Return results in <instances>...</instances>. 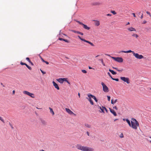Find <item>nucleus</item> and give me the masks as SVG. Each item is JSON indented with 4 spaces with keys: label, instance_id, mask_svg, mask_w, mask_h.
Wrapping results in <instances>:
<instances>
[{
    "label": "nucleus",
    "instance_id": "f257e3e1",
    "mask_svg": "<svg viewBox=\"0 0 151 151\" xmlns=\"http://www.w3.org/2000/svg\"><path fill=\"white\" fill-rule=\"evenodd\" d=\"M76 147L77 149L82 151H94V149L92 148L82 146L80 144L77 145Z\"/></svg>",
    "mask_w": 151,
    "mask_h": 151
},
{
    "label": "nucleus",
    "instance_id": "f03ea898",
    "mask_svg": "<svg viewBox=\"0 0 151 151\" xmlns=\"http://www.w3.org/2000/svg\"><path fill=\"white\" fill-rule=\"evenodd\" d=\"M131 126L130 127H132V128L134 129H137V127L139 126V124L138 122L134 118H132L131 119Z\"/></svg>",
    "mask_w": 151,
    "mask_h": 151
},
{
    "label": "nucleus",
    "instance_id": "7ed1b4c3",
    "mask_svg": "<svg viewBox=\"0 0 151 151\" xmlns=\"http://www.w3.org/2000/svg\"><path fill=\"white\" fill-rule=\"evenodd\" d=\"M108 56L112 58L115 61L119 63H122L123 61V59L121 57H114L110 56L109 55H107Z\"/></svg>",
    "mask_w": 151,
    "mask_h": 151
},
{
    "label": "nucleus",
    "instance_id": "20e7f679",
    "mask_svg": "<svg viewBox=\"0 0 151 151\" xmlns=\"http://www.w3.org/2000/svg\"><path fill=\"white\" fill-rule=\"evenodd\" d=\"M57 81L60 83H63L64 81H65L69 84H70V83L68 81L66 78H59L57 79Z\"/></svg>",
    "mask_w": 151,
    "mask_h": 151
},
{
    "label": "nucleus",
    "instance_id": "39448f33",
    "mask_svg": "<svg viewBox=\"0 0 151 151\" xmlns=\"http://www.w3.org/2000/svg\"><path fill=\"white\" fill-rule=\"evenodd\" d=\"M101 84L102 86L103 90V91L106 93L108 92L109 91L108 87L105 85L103 82H101Z\"/></svg>",
    "mask_w": 151,
    "mask_h": 151
},
{
    "label": "nucleus",
    "instance_id": "423d86ee",
    "mask_svg": "<svg viewBox=\"0 0 151 151\" xmlns=\"http://www.w3.org/2000/svg\"><path fill=\"white\" fill-rule=\"evenodd\" d=\"M78 37L81 40L88 43V44H90L91 46H94V44L92 43L91 42H90L86 40H85L84 39H83L81 38V37L80 36H79V35L78 36Z\"/></svg>",
    "mask_w": 151,
    "mask_h": 151
},
{
    "label": "nucleus",
    "instance_id": "0eeeda50",
    "mask_svg": "<svg viewBox=\"0 0 151 151\" xmlns=\"http://www.w3.org/2000/svg\"><path fill=\"white\" fill-rule=\"evenodd\" d=\"M133 55L137 59H141L144 58V56L141 55H139L137 53H135L133 54Z\"/></svg>",
    "mask_w": 151,
    "mask_h": 151
},
{
    "label": "nucleus",
    "instance_id": "6e6552de",
    "mask_svg": "<svg viewBox=\"0 0 151 151\" xmlns=\"http://www.w3.org/2000/svg\"><path fill=\"white\" fill-rule=\"evenodd\" d=\"M120 79L121 80L124 81V82H126L127 84H129L130 83L128 78H126L124 77H120Z\"/></svg>",
    "mask_w": 151,
    "mask_h": 151
},
{
    "label": "nucleus",
    "instance_id": "1a4fd4ad",
    "mask_svg": "<svg viewBox=\"0 0 151 151\" xmlns=\"http://www.w3.org/2000/svg\"><path fill=\"white\" fill-rule=\"evenodd\" d=\"M92 95L89 93L87 94V96L88 97V98H86V99L88 100V101L90 102V104L92 105H93L94 104L92 100L91 99V98H92L91 96H90Z\"/></svg>",
    "mask_w": 151,
    "mask_h": 151
},
{
    "label": "nucleus",
    "instance_id": "9d476101",
    "mask_svg": "<svg viewBox=\"0 0 151 151\" xmlns=\"http://www.w3.org/2000/svg\"><path fill=\"white\" fill-rule=\"evenodd\" d=\"M76 21L78 23L82 25L83 26V27L85 29H87V30H89V29H90V27H88L87 25L83 24V23H82V22H80L79 21Z\"/></svg>",
    "mask_w": 151,
    "mask_h": 151
},
{
    "label": "nucleus",
    "instance_id": "9b49d317",
    "mask_svg": "<svg viewBox=\"0 0 151 151\" xmlns=\"http://www.w3.org/2000/svg\"><path fill=\"white\" fill-rule=\"evenodd\" d=\"M65 110L70 115H71L72 114L75 115L71 110H70L69 109L66 108L65 109Z\"/></svg>",
    "mask_w": 151,
    "mask_h": 151
},
{
    "label": "nucleus",
    "instance_id": "f8f14e48",
    "mask_svg": "<svg viewBox=\"0 0 151 151\" xmlns=\"http://www.w3.org/2000/svg\"><path fill=\"white\" fill-rule=\"evenodd\" d=\"M52 84L55 87L57 90H59L60 88L57 84L55 83L54 81L52 82Z\"/></svg>",
    "mask_w": 151,
    "mask_h": 151
},
{
    "label": "nucleus",
    "instance_id": "ddd939ff",
    "mask_svg": "<svg viewBox=\"0 0 151 151\" xmlns=\"http://www.w3.org/2000/svg\"><path fill=\"white\" fill-rule=\"evenodd\" d=\"M109 109L110 112L114 116H116V115H117L116 113V112L113 109H112L110 108H109Z\"/></svg>",
    "mask_w": 151,
    "mask_h": 151
},
{
    "label": "nucleus",
    "instance_id": "4468645a",
    "mask_svg": "<svg viewBox=\"0 0 151 151\" xmlns=\"http://www.w3.org/2000/svg\"><path fill=\"white\" fill-rule=\"evenodd\" d=\"M120 52H124V53H129L132 52L133 55V54L135 53L134 51H132L131 50H129L126 51H122Z\"/></svg>",
    "mask_w": 151,
    "mask_h": 151
},
{
    "label": "nucleus",
    "instance_id": "2eb2a0df",
    "mask_svg": "<svg viewBox=\"0 0 151 151\" xmlns=\"http://www.w3.org/2000/svg\"><path fill=\"white\" fill-rule=\"evenodd\" d=\"M127 29L130 32L136 31V29L132 27L128 28Z\"/></svg>",
    "mask_w": 151,
    "mask_h": 151
},
{
    "label": "nucleus",
    "instance_id": "dca6fc26",
    "mask_svg": "<svg viewBox=\"0 0 151 151\" xmlns=\"http://www.w3.org/2000/svg\"><path fill=\"white\" fill-rule=\"evenodd\" d=\"M73 32H74V33H77L78 34H80L81 35H83V33L82 32H80L79 31H76L74 30H73L72 31Z\"/></svg>",
    "mask_w": 151,
    "mask_h": 151
},
{
    "label": "nucleus",
    "instance_id": "f3484780",
    "mask_svg": "<svg viewBox=\"0 0 151 151\" xmlns=\"http://www.w3.org/2000/svg\"><path fill=\"white\" fill-rule=\"evenodd\" d=\"M84 126L88 128H90L91 127V125L88 123H85Z\"/></svg>",
    "mask_w": 151,
    "mask_h": 151
},
{
    "label": "nucleus",
    "instance_id": "a211bd4d",
    "mask_svg": "<svg viewBox=\"0 0 151 151\" xmlns=\"http://www.w3.org/2000/svg\"><path fill=\"white\" fill-rule=\"evenodd\" d=\"M95 21V24L96 26H99L100 25V22L98 21Z\"/></svg>",
    "mask_w": 151,
    "mask_h": 151
},
{
    "label": "nucleus",
    "instance_id": "6ab92c4d",
    "mask_svg": "<svg viewBox=\"0 0 151 151\" xmlns=\"http://www.w3.org/2000/svg\"><path fill=\"white\" fill-rule=\"evenodd\" d=\"M90 96H91L92 98H93L96 102H98V100L95 96L92 95L91 96L90 95Z\"/></svg>",
    "mask_w": 151,
    "mask_h": 151
},
{
    "label": "nucleus",
    "instance_id": "aec40b11",
    "mask_svg": "<svg viewBox=\"0 0 151 151\" xmlns=\"http://www.w3.org/2000/svg\"><path fill=\"white\" fill-rule=\"evenodd\" d=\"M132 36V37H135L136 38H137L139 37L138 35L137 34L135 33H133Z\"/></svg>",
    "mask_w": 151,
    "mask_h": 151
},
{
    "label": "nucleus",
    "instance_id": "412c9836",
    "mask_svg": "<svg viewBox=\"0 0 151 151\" xmlns=\"http://www.w3.org/2000/svg\"><path fill=\"white\" fill-rule=\"evenodd\" d=\"M109 71L113 75H116V73L113 70H111V69H109Z\"/></svg>",
    "mask_w": 151,
    "mask_h": 151
},
{
    "label": "nucleus",
    "instance_id": "4be33fe9",
    "mask_svg": "<svg viewBox=\"0 0 151 151\" xmlns=\"http://www.w3.org/2000/svg\"><path fill=\"white\" fill-rule=\"evenodd\" d=\"M117 101V99H115L114 101H113L112 99L111 100V104H114Z\"/></svg>",
    "mask_w": 151,
    "mask_h": 151
},
{
    "label": "nucleus",
    "instance_id": "5701e85b",
    "mask_svg": "<svg viewBox=\"0 0 151 151\" xmlns=\"http://www.w3.org/2000/svg\"><path fill=\"white\" fill-rule=\"evenodd\" d=\"M126 121L128 124L129 126L130 127V126H131V123L130 121L127 119H126Z\"/></svg>",
    "mask_w": 151,
    "mask_h": 151
},
{
    "label": "nucleus",
    "instance_id": "b1692460",
    "mask_svg": "<svg viewBox=\"0 0 151 151\" xmlns=\"http://www.w3.org/2000/svg\"><path fill=\"white\" fill-rule=\"evenodd\" d=\"M104 107L102 106V107L99 106V108L101 110V112H102L103 113H104V108H103Z\"/></svg>",
    "mask_w": 151,
    "mask_h": 151
},
{
    "label": "nucleus",
    "instance_id": "393cba45",
    "mask_svg": "<svg viewBox=\"0 0 151 151\" xmlns=\"http://www.w3.org/2000/svg\"><path fill=\"white\" fill-rule=\"evenodd\" d=\"M49 109L50 110V112L53 115L54 114V113L52 110V109L50 107H49Z\"/></svg>",
    "mask_w": 151,
    "mask_h": 151
},
{
    "label": "nucleus",
    "instance_id": "a878e982",
    "mask_svg": "<svg viewBox=\"0 0 151 151\" xmlns=\"http://www.w3.org/2000/svg\"><path fill=\"white\" fill-rule=\"evenodd\" d=\"M23 93H24V94H25L26 95H29V92L28 91H23Z\"/></svg>",
    "mask_w": 151,
    "mask_h": 151
},
{
    "label": "nucleus",
    "instance_id": "bb28decb",
    "mask_svg": "<svg viewBox=\"0 0 151 151\" xmlns=\"http://www.w3.org/2000/svg\"><path fill=\"white\" fill-rule=\"evenodd\" d=\"M28 96L33 98H34L35 97L34 94L33 93H29Z\"/></svg>",
    "mask_w": 151,
    "mask_h": 151
},
{
    "label": "nucleus",
    "instance_id": "cd10ccee",
    "mask_svg": "<svg viewBox=\"0 0 151 151\" xmlns=\"http://www.w3.org/2000/svg\"><path fill=\"white\" fill-rule=\"evenodd\" d=\"M0 120L3 123H5L4 120V119L1 116H0Z\"/></svg>",
    "mask_w": 151,
    "mask_h": 151
},
{
    "label": "nucleus",
    "instance_id": "c85d7f7f",
    "mask_svg": "<svg viewBox=\"0 0 151 151\" xmlns=\"http://www.w3.org/2000/svg\"><path fill=\"white\" fill-rule=\"evenodd\" d=\"M26 66L27 68L28 69H29V70H32V68L29 66L27 64L25 65Z\"/></svg>",
    "mask_w": 151,
    "mask_h": 151
},
{
    "label": "nucleus",
    "instance_id": "c756f323",
    "mask_svg": "<svg viewBox=\"0 0 151 151\" xmlns=\"http://www.w3.org/2000/svg\"><path fill=\"white\" fill-rule=\"evenodd\" d=\"M100 60L101 61V63H102V64H103V65L104 66H105V64H104V62L103 59H100Z\"/></svg>",
    "mask_w": 151,
    "mask_h": 151
},
{
    "label": "nucleus",
    "instance_id": "7c9ffc66",
    "mask_svg": "<svg viewBox=\"0 0 151 151\" xmlns=\"http://www.w3.org/2000/svg\"><path fill=\"white\" fill-rule=\"evenodd\" d=\"M41 122L43 124H46V122L44 120H41Z\"/></svg>",
    "mask_w": 151,
    "mask_h": 151
},
{
    "label": "nucleus",
    "instance_id": "2f4dec72",
    "mask_svg": "<svg viewBox=\"0 0 151 151\" xmlns=\"http://www.w3.org/2000/svg\"><path fill=\"white\" fill-rule=\"evenodd\" d=\"M112 79L113 80H115L116 81H119V79L118 78H112Z\"/></svg>",
    "mask_w": 151,
    "mask_h": 151
},
{
    "label": "nucleus",
    "instance_id": "473e14b6",
    "mask_svg": "<svg viewBox=\"0 0 151 151\" xmlns=\"http://www.w3.org/2000/svg\"><path fill=\"white\" fill-rule=\"evenodd\" d=\"M111 12L114 15L116 14V12L114 11H111Z\"/></svg>",
    "mask_w": 151,
    "mask_h": 151
},
{
    "label": "nucleus",
    "instance_id": "72a5a7b5",
    "mask_svg": "<svg viewBox=\"0 0 151 151\" xmlns=\"http://www.w3.org/2000/svg\"><path fill=\"white\" fill-rule=\"evenodd\" d=\"M146 13L147 14H148L150 16V18H151V14H150V13L149 12L147 11L146 12Z\"/></svg>",
    "mask_w": 151,
    "mask_h": 151
},
{
    "label": "nucleus",
    "instance_id": "f704fd0d",
    "mask_svg": "<svg viewBox=\"0 0 151 151\" xmlns=\"http://www.w3.org/2000/svg\"><path fill=\"white\" fill-rule=\"evenodd\" d=\"M81 71L83 73H87L86 71V70H82Z\"/></svg>",
    "mask_w": 151,
    "mask_h": 151
},
{
    "label": "nucleus",
    "instance_id": "c9c22d12",
    "mask_svg": "<svg viewBox=\"0 0 151 151\" xmlns=\"http://www.w3.org/2000/svg\"><path fill=\"white\" fill-rule=\"evenodd\" d=\"M100 4V3L99 2H96L94 4V5H99Z\"/></svg>",
    "mask_w": 151,
    "mask_h": 151
},
{
    "label": "nucleus",
    "instance_id": "e433bc0d",
    "mask_svg": "<svg viewBox=\"0 0 151 151\" xmlns=\"http://www.w3.org/2000/svg\"><path fill=\"white\" fill-rule=\"evenodd\" d=\"M26 60H27L29 62H30V61H31L30 59H29V58H26Z\"/></svg>",
    "mask_w": 151,
    "mask_h": 151
},
{
    "label": "nucleus",
    "instance_id": "4c0bfd02",
    "mask_svg": "<svg viewBox=\"0 0 151 151\" xmlns=\"http://www.w3.org/2000/svg\"><path fill=\"white\" fill-rule=\"evenodd\" d=\"M40 70L41 71V72L42 73V74H45L46 73V72H45V71H43L41 69H40Z\"/></svg>",
    "mask_w": 151,
    "mask_h": 151
},
{
    "label": "nucleus",
    "instance_id": "58836bf2",
    "mask_svg": "<svg viewBox=\"0 0 151 151\" xmlns=\"http://www.w3.org/2000/svg\"><path fill=\"white\" fill-rule=\"evenodd\" d=\"M107 99H108V101H110V98H111L110 96H107Z\"/></svg>",
    "mask_w": 151,
    "mask_h": 151
},
{
    "label": "nucleus",
    "instance_id": "ea45409f",
    "mask_svg": "<svg viewBox=\"0 0 151 151\" xmlns=\"http://www.w3.org/2000/svg\"><path fill=\"white\" fill-rule=\"evenodd\" d=\"M20 64L22 65H25L26 64V63H23L22 62H21Z\"/></svg>",
    "mask_w": 151,
    "mask_h": 151
},
{
    "label": "nucleus",
    "instance_id": "a19ab883",
    "mask_svg": "<svg viewBox=\"0 0 151 151\" xmlns=\"http://www.w3.org/2000/svg\"><path fill=\"white\" fill-rule=\"evenodd\" d=\"M107 74H108V75L109 76H110V77L112 79V77L111 76V75L110 73L109 72H108V73H107Z\"/></svg>",
    "mask_w": 151,
    "mask_h": 151
},
{
    "label": "nucleus",
    "instance_id": "79ce46f5",
    "mask_svg": "<svg viewBox=\"0 0 151 151\" xmlns=\"http://www.w3.org/2000/svg\"><path fill=\"white\" fill-rule=\"evenodd\" d=\"M120 137L121 138H123V137H124L123 134H122H122H120Z\"/></svg>",
    "mask_w": 151,
    "mask_h": 151
},
{
    "label": "nucleus",
    "instance_id": "37998d69",
    "mask_svg": "<svg viewBox=\"0 0 151 151\" xmlns=\"http://www.w3.org/2000/svg\"><path fill=\"white\" fill-rule=\"evenodd\" d=\"M63 41H64L65 42H68V40H67L63 39Z\"/></svg>",
    "mask_w": 151,
    "mask_h": 151
},
{
    "label": "nucleus",
    "instance_id": "c03bdc74",
    "mask_svg": "<svg viewBox=\"0 0 151 151\" xmlns=\"http://www.w3.org/2000/svg\"><path fill=\"white\" fill-rule=\"evenodd\" d=\"M9 124L10 125V126L12 128V129H13V126L10 123H9Z\"/></svg>",
    "mask_w": 151,
    "mask_h": 151
},
{
    "label": "nucleus",
    "instance_id": "a18cd8bd",
    "mask_svg": "<svg viewBox=\"0 0 151 151\" xmlns=\"http://www.w3.org/2000/svg\"><path fill=\"white\" fill-rule=\"evenodd\" d=\"M103 108H104V110H105L106 112H108V111H107V110L106 109L105 107H103Z\"/></svg>",
    "mask_w": 151,
    "mask_h": 151
},
{
    "label": "nucleus",
    "instance_id": "49530a36",
    "mask_svg": "<svg viewBox=\"0 0 151 151\" xmlns=\"http://www.w3.org/2000/svg\"><path fill=\"white\" fill-rule=\"evenodd\" d=\"M147 23V21L145 20H144L143 21V22L142 23L143 24H145Z\"/></svg>",
    "mask_w": 151,
    "mask_h": 151
},
{
    "label": "nucleus",
    "instance_id": "de8ad7c7",
    "mask_svg": "<svg viewBox=\"0 0 151 151\" xmlns=\"http://www.w3.org/2000/svg\"><path fill=\"white\" fill-rule=\"evenodd\" d=\"M113 109H116V110L118 109V108H117V107L116 106H115L114 107H113Z\"/></svg>",
    "mask_w": 151,
    "mask_h": 151
},
{
    "label": "nucleus",
    "instance_id": "09e8293b",
    "mask_svg": "<svg viewBox=\"0 0 151 151\" xmlns=\"http://www.w3.org/2000/svg\"><path fill=\"white\" fill-rule=\"evenodd\" d=\"M44 63H45L47 64L48 65L49 63V62L47 61H45V62Z\"/></svg>",
    "mask_w": 151,
    "mask_h": 151
},
{
    "label": "nucleus",
    "instance_id": "8fccbe9b",
    "mask_svg": "<svg viewBox=\"0 0 151 151\" xmlns=\"http://www.w3.org/2000/svg\"><path fill=\"white\" fill-rule=\"evenodd\" d=\"M41 60H42V61L43 62H45V60H44V59H43L42 58H41Z\"/></svg>",
    "mask_w": 151,
    "mask_h": 151
},
{
    "label": "nucleus",
    "instance_id": "3c124183",
    "mask_svg": "<svg viewBox=\"0 0 151 151\" xmlns=\"http://www.w3.org/2000/svg\"><path fill=\"white\" fill-rule=\"evenodd\" d=\"M86 133H87V135L88 136H89V132H86Z\"/></svg>",
    "mask_w": 151,
    "mask_h": 151
},
{
    "label": "nucleus",
    "instance_id": "603ef678",
    "mask_svg": "<svg viewBox=\"0 0 151 151\" xmlns=\"http://www.w3.org/2000/svg\"><path fill=\"white\" fill-rule=\"evenodd\" d=\"M59 40H63V39L62 38H59Z\"/></svg>",
    "mask_w": 151,
    "mask_h": 151
},
{
    "label": "nucleus",
    "instance_id": "864d4df0",
    "mask_svg": "<svg viewBox=\"0 0 151 151\" xmlns=\"http://www.w3.org/2000/svg\"><path fill=\"white\" fill-rule=\"evenodd\" d=\"M106 16H111V14H107V15H106Z\"/></svg>",
    "mask_w": 151,
    "mask_h": 151
},
{
    "label": "nucleus",
    "instance_id": "5fc2aeb1",
    "mask_svg": "<svg viewBox=\"0 0 151 151\" xmlns=\"http://www.w3.org/2000/svg\"><path fill=\"white\" fill-rule=\"evenodd\" d=\"M122 70H119V69H118L117 71H119V72H121L122 71Z\"/></svg>",
    "mask_w": 151,
    "mask_h": 151
},
{
    "label": "nucleus",
    "instance_id": "6e6d98bb",
    "mask_svg": "<svg viewBox=\"0 0 151 151\" xmlns=\"http://www.w3.org/2000/svg\"><path fill=\"white\" fill-rule=\"evenodd\" d=\"M132 14L133 15L134 17H136V16L135 14H134V13H132Z\"/></svg>",
    "mask_w": 151,
    "mask_h": 151
},
{
    "label": "nucleus",
    "instance_id": "4d7b16f0",
    "mask_svg": "<svg viewBox=\"0 0 151 151\" xmlns=\"http://www.w3.org/2000/svg\"><path fill=\"white\" fill-rule=\"evenodd\" d=\"M30 64H31L32 65H34V64H33V63L31 62V61H30V62H29Z\"/></svg>",
    "mask_w": 151,
    "mask_h": 151
},
{
    "label": "nucleus",
    "instance_id": "13d9d810",
    "mask_svg": "<svg viewBox=\"0 0 151 151\" xmlns=\"http://www.w3.org/2000/svg\"><path fill=\"white\" fill-rule=\"evenodd\" d=\"M112 68H113L116 69L117 70L118 69L117 68H114V67H113Z\"/></svg>",
    "mask_w": 151,
    "mask_h": 151
},
{
    "label": "nucleus",
    "instance_id": "bf43d9fd",
    "mask_svg": "<svg viewBox=\"0 0 151 151\" xmlns=\"http://www.w3.org/2000/svg\"><path fill=\"white\" fill-rule=\"evenodd\" d=\"M140 18H141V19H142L143 18V14H142V15L141 16Z\"/></svg>",
    "mask_w": 151,
    "mask_h": 151
},
{
    "label": "nucleus",
    "instance_id": "052dcab7",
    "mask_svg": "<svg viewBox=\"0 0 151 151\" xmlns=\"http://www.w3.org/2000/svg\"><path fill=\"white\" fill-rule=\"evenodd\" d=\"M15 92V91L14 90H13V91H12L13 94H14Z\"/></svg>",
    "mask_w": 151,
    "mask_h": 151
},
{
    "label": "nucleus",
    "instance_id": "680f3d73",
    "mask_svg": "<svg viewBox=\"0 0 151 151\" xmlns=\"http://www.w3.org/2000/svg\"><path fill=\"white\" fill-rule=\"evenodd\" d=\"M78 96H79V97L80 98V93H78Z\"/></svg>",
    "mask_w": 151,
    "mask_h": 151
},
{
    "label": "nucleus",
    "instance_id": "e2e57ef3",
    "mask_svg": "<svg viewBox=\"0 0 151 151\" xmlns=\"http://www.w3.org/2000/svg\"><path fill=\"white\" fill-rule=\"evenodd\" d=\"M88 68H89V69H92V68L91 67H90L89 66L88 67Z\"/></svg>",
    "mask_w": 151,
    "mask_h": 151
},
{
    "label": "nucleus",
    "instance_id": "0e129e2a",
    "mask_svg": "<svg viewBox=\"0 0 151 151\" xmlns=\"http://www.w3.org/2000/svg\"><path fill=\"white\" fill-rule=\"evenodd\" d=\"M130 24V23L129 22H128L127 24V25H128V24Z\"/></svg>",
    "mask_w": 151,
    "mask_h": 151
},
{
    "label": "nucleus",
    "instance_id": "69168bd1",
    "mask_svg": "<svg viewBox=\"0 0 151 151\" xmlns=\"http://www.w3.org/2000/svg\"><path fill=\"white\" fill-rule=\"evenodd\" d=\"M118 119H115L114 120V121H116Z\"/></svg>",
    "mask_w": 151,
    "mask_h": 151
},
{
    "label": "nucleus",
    "instance_id": "338daca9",
    "mask_svg": "<svg viewBox=\"0 0 151 151\" xmlns=\"http://www.w3.org/2000/svg\"><path fill=\"white\" fill-rule=\"evenodd\" d=\"M126 119H123V121H125V120H126Z\"/></svg>",
    "mask_w": 151,
    "mask_h": 151
},
{
    "label": "nucleus",
    "instance_id": "774afa93",
    "mask_svg": "<svg viewBox=\"0 0 151 151\" xmlns=\"http://www.w3.org/2000/svg\"><path fill=\"white\" fill-rule=\"evenodd\" d=\"M39 151H44V150H40Z\"/></svg>",
    "mask_w": 151,
    "mask_h": 151
}]
</instances>
